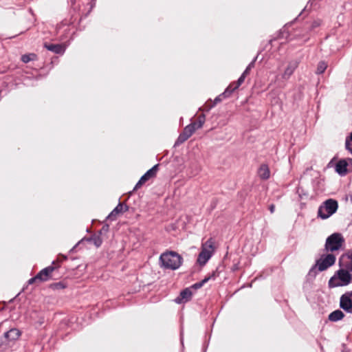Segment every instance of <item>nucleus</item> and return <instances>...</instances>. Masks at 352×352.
I'll use <instances>...</instances> for the list:
<instances>
[{"label":"nucleus","instance_id":"obj_1","mask_svg":"<svg viewBox=\"0 0 352 352\" xmlns=\"http://www.w3.org/2000/svg\"><path fill=\"white\" fill-rule=\"evenodd\" d=\"M336 261V256L333 254L324 255L320 258L316 260L315 265H314L308 272L307 275V280H314L318 272L327 270L335 264Z\"/></svg>","mask_w":352,"mask_h":352},{"label":"nucleus","instance_id":"obj_2","mask_svg":"<svg viewBox=\"0 0 352 352\" xmlns=\"http://www.w3.org/2000/svg\"><path fill=\"white\" fill-rule=\"evenodd\" d=\"M352 272L339 269L329 280L328 286L329 288L344 287L352 283Z\"/></svg>","mask_w":352,"mask_h":352},{"label":"nucleus","instance_id":"obj_3","mask_svg":"<svg viewBox=\"0 0 352 352\" xmlns=\"http://www.w3.org/2000/svg\"><path fill=\"white\" fill-rule=\"evenodd\" d=\"M160 261L165 269L175 270L182 265L183 258L178 253L169 251L160 255Z\"/></svg>","mask_w":352,"mask_h":352},{"label":"nucleus","instance_id":"obj_4","mask_svg":"<svg viewBox=\"0 0 352 352\" xmlns=\"http://www.w3.org/2000/svg\"><path fill=\"white\" fill-rule=\"evenodd\" d=\"M338 208V201L333 199H329L319 206L318 217L322 219H328L337 211Z\"/></svg>","mask_w":352,"mask_h":352},{"label":"nucleus","instance_id":"obj_5","mask_svg":"<svg viewBox=\"0 0 352 352\" xmlns=\"http://www.w3.org/2000/svg\"><path fill=\"white\" fill-rule=\"evenodd\" d=\"M344 239L341 233L335 232L329 236L325 241L324 249L327 252H336L342 249Z\"/></svg>","mask_w":352,"mask_h":352},{"label":"nucleus","instance_id":"obj_6","mask_svg":"<svg viewBox=\"0 0 352 352\" xmlns=\"http://www.w3.org/2000/svg\"><path fill=\"white\" fill-rule=\"evenodd\" d=\"M214 252V241L212 238H210L204 243L202 244L201 252L198 255L197 263L200 265H206L208 260L212 257Z\"/></svg>","mask_w":352,"mask_h":352},{"label":"nucleus","instance_id":"obj_7","mask_svg":"<svg viewBox=\"0 0 352 352\" xmlns=\"http://www.w3.org/2000/svg\"><path fill=\"white\" fill-rule=\"evenodd\" d=\"M159 164L154 165L151 168L147 170L139 179V181L135 184L133 191L140 188L144 183H146L148 179L151 178H154L157 175V173L159 169Z\"/></svg>","mask_w":352,"mask_h":352},{"label":"nucleus","instance_id":"obj_8","mask_svg":"<svg viewBox=\"0 0 352 352\" xmlns=\"http://www.w3.org/2000/svg\"><path fill=\"white\" fill-rule=\"evenodd\" d=\"M338 265L340 269L352 272V250H348L340 256Z\"/></svg>","mask_w":352,"mask_h":352},{"label":"nucleus","instance_id":"obj_9","mask_svg":"<svg viewBox=\"0 0 352 352\" xmlns=\"http://www.w3.org/2000/svg\"><path fill=\"white\" fill-rule=\"evenodd\" d=\"M76 0H69L71 7L72 8V11H70L71 18L69 21L66 19H62L59 22H81L83 19H85L87 16H84V14L87 13L80 12V10H76L75 8Z\"/></svg>","mask_w":352,"mask_h":352},{"label":"nucleus","instance_id":"obj_10","mask_svg":"<svg viewBox=\"0 0 352 352\" xmlns=\"http://www.w3.org/2000/svg\"><path fill=\"white\" fill-rule=\"evenodd\" d=\"M20 336V331L17 329L12 328L4 333L3 338H1L0 341L2 344L9 345L10 342L18 340Z\"/></svg>","mask_w":352,"mask_h":352},{"label":"nucleus","instance_id":"obj_11","mask_svg":"<svg viewBox=\"0 0 352 352\" xmlns=\"http://www.w3.org/2000/svg\"><path fill=\"white\" fill-rule=\"evenodd\" d=\"M295 23H285L283 28L282 36L289 40H293L300 36L299 30H296Z\"/></svg>","mask_w":352,"mask_h":352},{"label":"nucleus","instance_id":"obj_12","mask_svg":"<svg viewBox=\"0 0 352 352\" xmlns=\"http://www.w3.org/2000/svg\"><path fill=\"white\" fill-rule=\"evenodd\" d=\"M340 306L348 313H352V291L348 292L340 297Z\"/></svg>","mask_w":352,"mask_h":352},{"label":"nucleus","instance_id":"obj_13","mask_svg":"<svg viewBox=\"0 0 352 352\" xmlns=\"http://www.w3.org/2000/svg\"><path fill=\"white\" fill-rule=\"evenodd\" d=\"M54 264V261L52 262V265L43 269L36 274L39 283L45 282L52 278V274L56 269V267L53 265Z\"/></svg>","mask_w":352,"mask_h":352},{"label":"nucleus","instance_id":"obj_14","mask_svg":"<svg viewBox=\"0 0 352 352\" xmlns=\"http://www.w3.org/2000/svg\"><path fill=\"white\" fill-rule=\"evenodd\" d=\"M192 292L190 287L185 288L182 290L179 295L175 299V302L177 304H182L188 302L191 300Z\"/></svg>","mask_w":352,"mask_h":352},{"label":"nucleus","instance_id":"obj_15","mask_svg":"<svg viewBox=\"0 0 352 352\" xmlns=\"http://www.w3.org/2000/svg\"><path fill=\"white\" fill-rule=\"evenodd\" d=\"M129 210V207L126 205H123L121 203H119L117 206L110 212V214L107 217V219L111 221H115L116 219L117 216L119 214L123 213Z\"/></svg>","mask_w":352,"mask_h":352},{"label":"nucleus","instance_id":"obj_16","mask_svg":"<svg viewBox=\"0 0 352 352\" xmlns=\"http://www.w3.org/2000/svg\"><path fill=\"white\" fill-rule=\"evenodd\" d=\"M44 47L56 54H63L65 51V47L62 44L45 43L44 44Z\"/></svg>","mask_w":352,"mask_h":352},{"label":"nucleus","instance_id":"obj_17","mask_svg":"<svg viewBox=\"0 0 352 352\" xmlns=\"http://www.w3.org/2000/svg\"><path fill=\"white\" fill-rule=\"evenodd\" d=\"M258 176L263 180H267L270 177V170L267 164H261L258 170H257Z\"/></svg>","mask_w":352,"mask_h":352},{"label":"nucleus","instance_id":"obj_18","mask_svg":"<svg viewBox=\"0 0 352 352\" xmlns=\"http://www.w3.org/2000/svg\"><path fill=\"white\" fill-rule=\"evenodd\" d=\"M347 166L346 160H340L336 165V171L340 175H344L347 173Z\"/></svg>","mask_w":352,"mask_h":352},{"label":"nucleus","instance_id":"obj_19","mask_svg":"<svg viewBox=\"0 0 352 352\" xmlns=\"http://www.w3.org/2000/svg\"><path fill=\"white\" fill-rule=\"evenodd\" d=\"M297 67V64L296 63H290L287 67H286L284 73L282 75V78L283 79H288L289 78V77L293 74V73L294 72L295 69H296Z\"/></svg>","mask_w":352,"mask_h":352},{"label":"nucleus","instance_id":"obj_20","mask_svg":"<svg viewBox=\"0 0 352 352\" xmlns=\"http://www.w3.org/2000/svg\"><path fill=\"white\" fill-rule=\"evenodd\" d=\"M344 317V313L341 310L337 309V310H335L333 312H331L329 315L328 318L331 322H337V321L341 320Z\"/></svg>","mask_w":352,"mask_h":352},{"label":"nucleus","instance_id":"obj_21","mask_svg":"<svg viewBox=\"0 0 352 352\" xmlns=\"http://www.w3.org/2000/svg\"><path fill=\"white\" fill-rule=\"evenodd\" d=\"M87 241L93 243L96 247H100L102 245V240L100 234H93Z\"/></svg>","mask_w":352,"mask_h":352},{"label":"nucleus","instance_id":"obj_22","mask_svg":"<svg viewBox=\"0 0 352 352\" xmlns=\"http://www.w3.org/2000/svg\"><path fill=\"white\" fill-rule=\"evenodd\" d=\"M316 1V0H309L308 2H307V6L301 10V12L296 17H294L293 19H292L289 22H300L299 21V18L301 16V14H302V12L307 9V7H308L309 5L310 6V8L314 5H315Z\"/></svg>","mask_w":352,"mask_h":352},{"label":"nucleus","instance_id":"obj_23","mask_svg":"<svg viewBox=\"0 0 352 352\" xmlns=\"http://www.w3.org/2000/svg\"><path fill=\"white\" fill-rule=\"evenodd\" d=\"M37 59V56L34 53H30L22 55L21 60L24 63H28L30 61L35 60Z\"/></svg>","mask_w":352,"mask_h":352},{"label":"nucleus","instance_id":"obj_24","mask_svg":"<svg viewBox=\"0 0 352 352\" xmlns=\"http://www.w3.org/2000/svg\"><path fill=\"white\" fill-rule=\"evenodd\" d=\"M195 131L196 127L195 126V124L191 123L185 126L182 132L189 138Z\"/></svg>","mask_w":352,"mask_h":352},{"label":"nucleus","instance_id":"obj_25","mask_svg":"<svg viewBox=\"0 0 352 352\" xmlns=\"http://www.w3.org/2000/svg\"><path fill=\"white\" fill-rule=\"evenodd\" d=\"M236 89H237V88H235V85L233 84V82L230 83L222 93V95H223V98H229Z\"/></svg>","mask_w":352,"mask_h":352},{"label":"nucleus","instance_id":"obj_26","mask_svg":"<svg viewBox=\"0 0 352 352\" xmlns=\"http://www.w3.org/2000/svg\"><path fill=\"white\" fill-rule=\"evenodd\" d=\"M206 121V117L204 114H201L199 116L196 122H192V124H195V126L196 127V130L201 129L204 122Z\"/></svg>","mask_w":352,"mask_h":352},{"label":"nucleus","instance_id":"obj_27","mask_svg":"<svg viewBox=\"0 0 352 352\" xmlns=\"http://www.w3.org/2000/svg\"><path fill=\"white\" fill-rule=\"evenodd\" d=\"M327 67V64L325 61H320L318 64L317 69L316 73L317 74H322L324 72Z\"/></svg>","mask_w":352,"mask_h":352},{"label":"nucleus","instance_id":"obj_28","mask_svg":"<svg viewBox=\"0 0 352 352\" xmlns=\"http://www.w3.org/2000/svg\"><path fill=\"white\" fill-rule=\"evenodd\" d=\"M210 277H206L205 278H204L202 280L199 281V282H197L193 285H192L190 288V289H200L201 287H202L204 286V285L205 283H206L209 280H210Z\"/></svg>","mask_w":352,"mask_h":352},{"label":"nucleus","instance_id":"obj_29","mask_svg":"<svg viewBox=\"0 0 352 352\" xmlns=\"http://www.w3.org/2000/svg\"><path fill=\"white\" fill-rule=\"evenodd\" d=\"M188 139V137H187L183 132H182L177 139L176 140L175 142V146H179L186 142Z\"/></svg>","mask_w":352,"mask_h":352},{"label":"nucleus","instance_id":"obj_30","mask_svg":"<svg viewBox=\"0 0 352 352\" xmlns=\"http://www.w3.org/2000/svg\"><path fill=\"white\" fill-rule=\"evenodd\" d=\"M345 148L350 153L352 154V133L349 137L346 138Z\"/></svg>","mask_w":352,"mask_h":352},{"label":"nucleus","instance_id":"obj_31","mask_svg":"<svg viewBox=\"0 0 352 352\" xmlns=\"http://www.w3.org/2000/svg\"><path fill=\"white\" fill-rule=\"evenodd\" d=\"M257 57H255L248 65L245 71L243 72L244 74L248 75L250 73V71L254 67L255 63L256 61Z\"/></svg>","mask_w":352,"mask_h":352},{"label":"nucleus","instance_id":"obj_32","mask_svg":"<svg viewBox=\"0 0 352 352\" xmlns=\"http://www.w3.org/2000/svg\"><path fill=\"white\" fill-rule=\"evenodd\" d=\"M50 287L53 289H60L66 287V284L63 282H58L52 283Z\"/></svg>","mask_w":352,"mask_h":352},{"label":"nucleus","instance_id":"obj_33","mask_svg":"<svg viewBox=\"0 0 352 352\" xmlns=\"http://www.w3.org/2000/svg\"><path fill=\"white\" fill-rule=\"evenodd\" d=\"M96 0H89L87 3V6H89L86 14H84V16H87L90 12L92 11L93 8L96 6Z\"/></svg>","mask_w":352,"mask_h":352},{"label":"nucleus","instance_id":"obj_34","mask_svg":"<svg viewBox=\"0 0 352 352\" xmlns=\"http://www.w3.org/2000/svg\"><path fill=\"white\" fill-rule=\"evenodd\" d=\"M246 76L247 75L243 73L236 82H233V84L235 85V88H239V87L244 82Z\"/></svg>","mask_w":352,"mask_h":352},{"label":"nucleus","instance_id":"obj_35","mask_svg":"<svg viewBox=\"0 0 352 352\" xmlns=\"http://www.w3.org/2000/svg\"><path fill=\"white\" fill-rule=\"evenodd\" d=\"M36 282H38V278H37L36 275L34 277H32L30 279H29V280L28 281L29 285H32Z\"/></svg>","mask_w":352,"mask_h":352},{"label":"nucleus","instance_id":"obj_36","mask_svg":"<svg viewBox=\"0 0 352 352\" xmlns=\"http://www.w3.org/2000/svg\"><path fill=\"white\" fill-rule=\"evenodd\" d=\"M223 98V95L220 94L219 96H218L217 97L215 98L214 100V104H217L218 102H221Z\"/></svg>","mask_w":352,"mask_h":352},{"label":"nucleus","instance_id":"obj_37","mask_svg":"<svg viewBox=\"0 0 352 352\" xmlns=\"http://www.w3.org/2000/svg\"><path fill=\"white\" fill-rule=\"evenodd\" d=\"M269 210H270L271 213H273L274 212V210H275V206L274 204H271L269 206Z\"/></svg>","mask_w":352,"mask_h":352},{"label":"nucleus","instance_id":"obj_38","mask_svg":"<svg viewBox=\"0 0 352 352\" xmlns=\"http://www.w3.org/2000/svg\"><path fill=\"white\" fill-rule=\"evenodd\" d=\"M108 228H109V226H108V225H107V226H106V227H105V226H103V229H106V230H107V229H108Z\"/></svg>","mask_w":352,"mask_h":352},{"label":"nucleus","instance_id":"obj_39","mask_svg":"<svg viewBox=\"0 0 352 352\" xmlns=\"http://www.w3.org/2000/svg\"><path fill=\"white\" fill-rule=\"evenodd\" d=\"M108 228H109V226H108V225H107V226H106V227H105V226H103V229H106V230H107V229H108Z\"/></svg>","mask_w":352,"mask_h":352},{"label":"nucleus","instance_id":"obj_40","mask_svg":"<svg viewBox=\"0 0 352 352\" xmlns=\"http://www.w3.org/2000/svg\"><path fill=\"white\" fill-rule=\"evenodd\" d=\"M108 228H109V226H108V225H107V226H106V227H105V226H103V229H106V230H107V229H108Z\"/></svg>","mask_w":352,"mask_h":352},{"label":"nucleus","instance_id":"obj_41","mask_svg":"<svg viewBox=\"0 0 352 352\" xmlns=\"http://www.w3.org/2000/svg\"><path fill=\"white\" fill-rule=\"evenodd\" d=\"M350 201H351V202L352 203V194H351V195H350Z\"/></svg>","mask_w":352,"mask_h":352},{"label":"nucleus","instance_id":"obj_42","mask_svg":"<svg viewBox=\"0 0 352 352\" xmlns=\"http://www.w3.org/2000/svg\"><path fill=\"white\" fill-rule=\"evenodd\" d=\"M351 146H352V142H351Z\"/></svg>","mask_w":352,"mask_h":352}]
</instances>
